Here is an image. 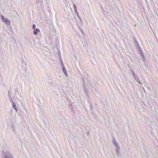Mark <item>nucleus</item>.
Returning <instances> with one entry per match:
<instances>
[{
    "instance_id": "f257e3e1",
    "label": "nucleus",
    "mask_w": 158,
    "mask_h": 158,
    "mask_svg": "<svg viewBox=\"0 0 158 158\" xmlns=\"http://www.w3.org/2000/svg\"><path fill=\"white\" fill-rule=\"evenodd\" d=\"M3 158H13V156L9 151H4Z\"/></svg>"
},
{
    "instance_id": "f03ea898",
    "label": "nucleus",
    "mask_w": 158,
    "mask_h": 158,
    "mask_svg": "<svg viewBox=\"0 0 158 158\" xmlns=\"http://www.w3.org/2000/svg\"><path fill=\"white\" fill-rule=\"evenodd\" d=\"M1 17L2 21L4 23L8 25H9L10 24V20L5 18L3 15H1Z\"/></svg>"
},
{
    "instance_id": "7ed1b4c3",
    "label": "nucleus",
    "mask_w": 158,
    "mask_h": 158,
    "mask_svg": "<svg viewBox=\"0 0 158 158\" xmlns=\"http://www.w3.org/2000/svg\"><path fill=\"white\" fill-rule=\"evenodd\" d=\"M60 62H61V65L62 66V71H63V73H64V74L67 77L68 76V74L66 72V69H65V68L64 67V66L63 64V61L62 60H60Z\"/></svg>"
},
{
    "instance_id": "20e7f679",
    "label": "nucleus",
    "mask_w": 158,
    "mask_h": 158,
    "mask_svg": "<svg viewBox=\"0 0 158 158\" xmlns=\"http://www.w3.org/2000/svg\"><path fill=\"white\" fill-rule=\"evenodd\" d=\"M83 90L86 94V95L87 97H89L88 92L89 91L87 89L86 87L84 85L83 86Z\"/></svg>"
},
{
    "instance_id": "39448f33",
    "label": "nucleus",
    "mask_w": 158,
    "mask_h": 158,
    "mask_svg": "<svg viewBox=\"0 0 158 158\" xmlns=\"http://www.w3.org/2000/svg\"><path fill=\"white\" fill-rule=\"evenodd\" d=\"M112 143L114 145V146H115L116 148L119 147L117 141L114 138L112 140Z\"/></svg>"
},
{
    "instance_id": "423d86ee",
    "label": "nucleus",
    "mask_w": 158,
    "mask_h": 158,
    "mask_svg": "<svg viewBox=\"0 0 158 158\" xmlns=\"http://www.w3.org/2000/svg\"><path fill=\"white\" fill-rule=\"evenodd\" d=\"M12 102V107L15 109V111L16 112H17L18 111V109L15 103L13 101Z\"/></svg>"
},
{
    "instance_id": "0eeeda50",
    "label": "nucleus",
    "mask_w": 158,
    "mask_h": 158,
    "mask_svg": "<svg viewBox=\"0 0 158 158\" xmlns=\"http://www.w3.org/2000/svg\"><path fill=\"white\" fill-rule=\"evenodd\" d=\"M138 52H139V53L141 55V56L142 57V58L143 59V60L144 61V56H143V52H142V50H141V49L140 48H139V49H138Z\"/></svg>"
},
{
    "instance_id": "6e6552de",
    "label": "nucleus",
    "mask_w": 158,
    "mask_h": 158,
    "mask_svg": "<svg viewBox=\"0 0 158 158\" xmlns=\"http://www.w3.org/2000/svg\"><path fill=\"white\" fill-rule=\"evenodd\" d=\"M40 29L38 28H37L34 30L33 33L35 35H37L38 32H40Z\"/></svg>"
},
{
    "instance_id": "1a4fd4ad",
    "label": "nucleus",
    "mask_w": 158,
    "mask_h": 158,
    "mask_svg": "<svg viewBox=\"0 0 158 158\" xmlns=\"http://www.w3.org/2000/svg\"><path fill=\"white\" fill-rule=\"evenodd\" d=\"M119 147L116 148L115 152L117 155L118 156L119 155Z\"/></svg>"
},
{
    "instance_id": "9d476101",
    "label": "nucleus",
    "mask_w": 158,
    "mask_h": 158,
    "mask_svg": "<svg viewBox=\"0 0 158 158\" xmlns=\"http://www.w3.org/2000/svg\"><path fill=\"white\" fill-rule=\"evenodd\" d=\"M73 8L75 12L77 14V15H78V12L76 6L74 3H73Z\"/></svg>"
},
{
    "instance_id": "9b49d317",
    "label": "nucleus",
    "mask_w": 158,
    "mask_h": 158,
    "mask_svg": "<svg viewBox=\"0 0 158 158\" xmlns=\"http://www.w3.org/2000/svg\"><path fill=\"white\" fill-rule=\"evenodd\" d=\"M69 107L70 109L71 110V111L72 112L74 113V110L73 109V107L72 105L71 104H69Z\"/></svg>"
},
{
    "instance_id": "f8f14e48",
    "label": "nucleus",
    "mask_w": 158,
    "mask_h": 158,
    "mask_svg": "<svg viewBox=\"0 0 158 158\" xmlns=\"http://www.w3.org/2000/svg\"><path fill=\"white\" fill-rule=\"evenodd\" d=\"M8 96L9 97V98L10 101L11 102H12L13 101H12V99L11 98V95L10 93V92H9L8 93Z\"/></svg>"
},
{
    "instance_id": "ddd939ff",
    "label": "nucleus",
    "mask_w": 158,
    "mask_h": 158,
    "mask_svg": "<svg viewBox=\"0 0 158 158\" xmlns=\"http://www.w3.org/2000/svg\"><path fill=\"white\" fill-rule=\"evenodd\" d=\"M130 71L131 72V73H132V74L133 76H134L135 75V73L133 71L132 69H130Z\"/></svg>"
},
{
    "instance_id": "4468645a",
    "label": "nucleus",
    "mask_w": 158,
    "mask_h": 158,
    "mask_svg": "<svg viewBox=\"0 0 158 158\" xmlns=\"http://www.w3.org/2000/svg\"><path fill=\"white\" fill-rule=\"evenodd\" d=\"M133 77L136 80H137L138 78H139L138 77L136 74Z\"/></svg>"
},
{
    "instance_id": "2eb2a0df",
    "label": "nucleus",
    "mask_w": 158,
    "mask_h": 158,
    "mask_svg": "<svg viewBox=\"0 0 158 158\" xmlns=\"http://www.w3.org/2000/svg\"><path fill=\"white\" fill-rule=\"evenodd\" d=\"M136 81L138 82V83H139L140 84H142V83L141 82V81H140V80H139V78H138L137 80H136Z\"/></svg>"
},
{
    "instance_id": "dca6fc26",
    "label": "nucleus",
    "mask_w": 158,
    "mask_h": 158,
    "mask_svg": "<svg viewBox=\"0 0 158 158\" xmlns=\"http://www.w3.org/2000/svg\"><path fill=\"white\" fill-rule=\"evenodd\" d=\"M35 24H33L32 26V28L34 30L35 29Z\"/></svg>"
},
{
    "instance_id": "f3484780",
    "label": "nucleus",
    "mask_w": 158,
    "mask_h": 158,
    "mask_svg": "<svg viewBox=\"0 0 158 158\" xmlns=\"http://www.w3.org/2000/svg\"><path fill=\"white\" fill-rule=\"evenodd\" d=\"M35 1L37 3H39L40 2V0H35Z\"/></svg>"
},
{
    "instance_id": "a211bd4d",
    "label": "nucleus",
    "mask_w": 158,
    "mask_h": 158,
    "mask_svg": "<svg viewBox=\"0 0 158 158\" xmlns=\"http://www.w3.org/2000/svg\"><path fill=\"white\" fill-rule=\"evenodd\" d=\"M77 15L78 17L79 18V19H80V20L81 21V18H80V16H79V14H78V15Z\"/></svg>"
}]
</instances>
